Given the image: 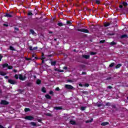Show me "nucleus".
<instances>
[{"label": "nucleus", "mask_w": 128, "mask_h": 128, "mask_svg": "<svg viewBox=\"0 0 128 128\" xmlns=\"http://www.w3.org/2000/svg\"><path fill=\"white\" fill-rule=\"evenodd\" d=\"M78 32H84L85 34H89L90 31L88 29H84V28H82V29H80L78 28L77 29Z\"/></svg>", "instance_id": "nucleus-1"}, {"label": "nucleus", "mask_w": 128, "mask_h": 128, "mask_svg": "<svg viewBox=\"0 0 128 128\" xmlns=\"http://www.w3.org/2000/svg\"><path fill=\"white\" fill-rule=\"evenodd\" d=\"M110 24V23H106L104 24V26L106 28V26H109Z\"/></svg>", "instance_id": "nucleus-36"}, {"label": "nucleus", "mask_w": 128, "mask_h": 128, "mask_svg": "<svg viewBox=\"0 0 128 128\" xmlns=\"http://www.w3.org/2000/svg\"><path fill=\"white\" fill-rule=\"evenodd\" d=\"M66 24H68L69 26H72V22L70 20H68V21H66Z\"/></svg>", "instance_id": "nucleus-22"}, {"label": "nucleus", "mask_w": 128, "mask_h": 128, "mask_svg": "<svg viewBox=\"0 0 128 128\" xmlns=\"http://www.w3.org/2000/svg\"><path fill=\"white\" fill-rule=\"evenodd\" d=\"M85 86H86L88 88V87L90 86V84H86Z\"/></svg>", "instance_id": "nucleus-53"}, {"label": "nucleus", "mask_w": 128, "mask_h": 128, "mask_svg": "<svg viewBox=\"0 0 128 128\" xmlns=\"http://www.w3.org/2000/svg\"><path fill=\"white\" fill-rule=\"evenodd\" d=\"M13 72H18V70H16V69H14V70H13Z\"/></svg>", "instance_id": "nucleus-60"}, {"label": "nucleus", "mask_w": 128, "mask_h": 128, "mask_svg": "<svg viewBox=\"0 0 128 128\" xmlns=\"http://www.w3.org/2000/svg\"><path fill=\"white\" fill-rule=\"evenodd\" d=\"M82 74H86V72H82Z\"/></svg>", "instance_id": "nucleus-58"}, {"label": "nucleus", "mask_w": 128, "mask_h": 128, "mask_svg": "<svg viewBox=\"0 0 128 128\" xmlns=\"http://www.w3.org/2000/svg\"><path fill=\"white\" fill-rule=\"evenodd\" d=\"M122 66V64H118L116 66V68H120Z\"/></svg>", "instance_id": "nucleus-26"}, {"label": "nucleus", "mask_w": 128, "mask_h": 128, "mask_svg": "<svg viewBox=\"0 0 128 128\" xmlns=\"http://www.w3.org/2000/svg\"><path fill=\"white\" fill-rule=\"evenodd\" d=\"M9 48L10 50H14V51H16V49H14V46H10L9 47Z\"/></svg>", "instance_id": "nucleus-21"}, {"label": "nucleus", "mask_w": 128, "mask_h": 128, "mask_svg": "<svg viewBox=\"0 0 128 128\" xmlns=\"http://www.w3.org/2000/svg\"><path fill=\"white\" fill-rule=\"evenodd\" d=\"M104 42H106V40H102L100 41V44H104Z\"/></svg>", "instance_id": "nucleus-44"}, {"label": "nucleus", "mask_w": 128, "mask_h": 128, "mask_svg": "<svg viewBox=\"0 0 128 128\" xmlns=\"http://www.w3.org/2000/svg\"><path fill=\"white\" fill-rule=\"evenodd\" d=\"M122 4V6H124V8H126V6H128V2H123Z\"/></svg>", "instance_id": "nucleus-16"}, {"label": "nucleus", "mask_w": 128, "mask_h": 128, "mask_svg": "<svg viewBox=\"0 0 128 128\" xmlns=\"http://www.w3.org/2000/svg\"><path fill=\"white\" fill-rule=\"evenodd\" d=\"M0 128H4V126L0 125Z\"/></svg>", "instance_id": "nucleus-64"}, {"label": "nucleus", "mask_w": 128, "mask_h": 128, "mask_svg": "<svg viewBox=\"0 0 128 128\" xmlns=\"http://www.w3.org/2000/svg\"><path fill=\"white\" fill-rule=\"evenodd\" d=\"M28 16H33L34 14H32V12H29L28 14Z\"/></svg>", "instance_id": "nucleus-34"}, {"label": "nucleus", "mask_w": 128, "mask_h": 128, "mask_svg": "<svg viewBox=\"0 0 128 128\" xmlns=\"http://www.w3.org/2000/svg\"><path fill=\"white\" fill-rule=\"evenodd\" d=\"M54 110H62V106H60V107L54 106Z\"/></svg>", "instance_id": "nucleus-12"}, {"label": "nucleus", "mask_w": 128, "mask_h": 128, "mask_svg": "<svg viewBox=\"0 0 128 128\" xmlns=\"http://www.w3.org/2000/svg\"><path fill=\"white\" fill-rule=\"evenodd\" d=\"M50 94H52V96H54V92L52 90H50L49 92Z\"/></svg>", "instance_id": "nucleus-41"}, {"label": "nucleus", "mask_w": 128, "mask_h": 128, "mask_svg": "<svg viewBox=\"0 0 128 128\" xmlns=\"http://www.w3.org/2000/svg\"><path fill=\"white\" fill-rule=\"evenodd\" d=\"M26 86H32V83H30V82H28V83H27V84H26Z\"/></svg>", "instance_id": "nucleus-35"}, {"label": "nucleus", "mask_w": 128, "mask_h": 128, "mask_svg": "<svg viewBox=\"0 0 128 128\" xmlns=\"http://www.w3.org/2000/svg\"><path fill=\"white\" fill-rule=\"evenodd\" d=\"M30 32L32 34H34V31L32 29L30 30Z\"/></svg>", "instance_id": "nucleus-33"}, {"label": "nucleus", "mask_w": 128, "mask_h": 128, "mask_svg": "<svg viewBox=\"0 0 128 128\" xmlns=\"http://www.w3.org/2000/svg\"><path fill=\"white\" fill-rule=\"evenodd\" d=\"M65 88H66L67 90H73L74 86H72L70 84H65L64 86Z\"/></svg>", "instance_id": "nucleus-3"}, {"label": "nucleus", "mask_w": 128, "mask_h": 128, "mask_svg": "<svg viewBox=\"0 0 128 128\" xmlns=\"http://www.w3.org/2000/svg\"><path fill=\"white\" fill-rule=\"evenodd\" d=\"M34 118V116H27L24 117L25 120H32Z\"/></svg>", "instance_id": "nucleus-2"}, {"label": "nucleus", "mask_w": 128, "mask_h": 128, "mask_svg": "<svg viewBox=\"0 0 128 128\" xmlns=\"http://www.w3.org/2000/svg\"><path fill=\"white\" fill-rule=\"evenodd\" d=\"M36 84H42V80L40 79H38L36 81Z\"/></svg>", "instance_id": "nucleus-14"}, {"label": "nucleus", "mask_w": 128, "mask_h": 128, "mask_svg": "<svg viewBox=\"0 0 128 128\" xmlns=\"http://www.w3.org/2000/svg\"><path fill=\"white\" fill-rule=\"evenodd\" d=\"M80 110H86V107H84V106H82V107H81Z\"/></svg>", "instance_id": "nucleus-38"}, {"label": "nucleus", "mask_w": 128, "mask_h": 128, "mask_svg": "<svg viewBox=\"0 0 128 128\" xmlns=\"http://www.w3.org/2000/svg\"><path fill=\"white\" fill-rule=\"evenodd\" d=\"M14 78L16 80H18V74H15Z\"/></svg>", "instance_id": "nucleus-39"}, {"label": "nucleus", "mask_w": 128, "mask_h": 128, "mask_svg": "<svg viewBox=\"0 0 128 128\" xmlns=\"http://www.w3.org/2000/svg\"><path fill=\"white\" fill-rule=\"evenodd\" d=\"M42 92L44 93L46 92V88L42 87Z\"/></svg>", "instance_id": "nucleus-19"}, {"label": "nucleus", "mask_w": 128, "mask_h": 128, "mask_svg": "<svg viewBox=\"0 0 128 128\" xmlns=\"http://www.w3.org/2000/svg\"><path fill=\"white\" fill-rule=\"evenodd\" d=\"M42 58H44V52H42Z\"/></svg>", "instance_id": "nucleus-56"}, {"label": "nucleus", "mask_w": 128, "mask_h": 128, "mask_svg": "<svg viewBox=\"0 0 128 128\" xmlns=\"http://www.w3.org/2000/svg\"><path fill=\"white\" fill-rule=\"evenodd\" d=\"M119 8H124V6L122 4H120L119 6Z\"/></svg>", "instance_id": "nucleus-48"}, {"label": "nucleus", "mask_w": 128, "mask_h": 128, "mask_svg": "<svg viewBox=\"0 0 128 128\" xmlns=\"http://www.w3.org/2000/svg\"><path fill=\"white\" fill-rule=\"evenodd\" d=\"M63 70H68V67H66V66H64V67L63 68Z\"/></svg>", "instance_id": "nucleus-55"}, {"label": "nucleus", "mask_w": 128, "mask_h": 128, "mask_svg": "<svg viewBox=\"0 0 128 128\" xmlns=\"http://www.w3.org/2000/svg\"><path fill=\"white\" fill-rule=\"evenodd\" d=\"M111 106L112 108H116V106L114 104L111 105Z\"/></svg>", "instance_id": "nucleus-42"}, {"label": "nucleus", "mask_w": 128, "mask_h": 128, "mask_svg": "<svg viewBox=\"0 0 128 128\" xmlns=\"http://www.w3.org/2000/svg\"><path fill=\"white\" fill-rule=\"evenodd\" d=\"M2 66L3 68H8V64L7 63H5V64H2Z\"/></svg>", "instance_id": "nucleus-10"}, {"label": "nucleus", "mask_w": 128, "mask_h": 128, "mask_svg": "<svg viewBox=\"0 0 128 128\" xmlns=\"http://www.w3.org/2000/svg\"><path fill=\"white\" fill-rule=\"evenodd\" d=\"M47 56L48 58H50L52 56H54V54H49V55H48Z\"/></svg>", "instance_id": "nucleus-45"}, {"label": "nucleus", "mask_w": 128, "mask_h": 128, "mask_svg": "<svg viewBox=\"0 0 128 128\" xmlns=\"http://www.w3.org/2000/svg\"><path fill=\"white\" fill-rule=\"evenodd\" d=\"M56 61L51 62V66H56Z\"/></svg>", "instance_id": "nucleus-17"}, {"label": "nucleus", "mask_w": 128, "mask_h": 128, "mask_svg": "<svg viewBox=\"0 0 128 128\" xmlns=\"http://www.w3.org/2000/svg\"><path fill=\"white\" fill-rule=\"evenodd\" d=\"M58 26H66V24H64L62 22H58Z\"/></svg>", "instance_id": "nucleus-20"}, {"label": "nucleus", "mask_w": 128, "mask_h": 128, "mask_svg": "<svg viewBox=\"0 0 128 128\" xmlns=\"http://www.w3.org/2000/svg\"><path fill=\"white\" fill-rule=\"evenodd\" d=\"M128 36V35L126 34H123L121 36V38H126Z\"/></svg>", "instance_id": "nucleus-30"}, {"label": "nucleus", "mask_w": 128, "mask_h": 128, "mask_svg": "<svg viewBox=\"0 0 128 128\" xmlns=\"http://www.w3.org/2000/svg\"><path fill=\"white\" fill-rule=\"evenodd\" d=\"M92 120H93V119L92 118V119L90 120H86V124H88V122H92Z\"/></svg>", "instance_id": "nucleus-32"}, {"label": "nucleus", "mask_w": 128, "mask_h": 128, "mask_svg": "<svg viewBox=\"0 0 128 128\" xmlns=\"http://www.w3.org/2000/svg\"><path fill=\"white\" fill-rule=\"evenodd\" d=\"M30 124H32V126H36V124L34 122H31Z\"/></svg>", "instance_id": "nucleus-23"}, {"label": "nucleus", "mask_w": 128, "mask_h": 128, "mask_svg": "<svg viewBox=\"0 0 128 128\" xmlns=\"http://www.w3.org/2000/svg\"><path fill=\"white\" fill-rule=\"evenodd\" d=\"M70 124H73V125L76 124V121H74V120H70Z\"/></svg>", "instance_id": "nucleus-13"}, {"label": "nucleus", "mask_w": 128, "mask_h": 128, "mask_svg": "<svg viewBox=\"0 0 128 128\" xmlns=\"http://www.w3.org/2000/svg\"><path fill=\"white\" fill-rule=\"evenodd\" d=\"M45 98H47L48 100H50L52 98V96L48 94H46L45 96Z\"/></svg>", "instance_id": "nucleus-11"}, {"label": "nucleus", "mask_w": 128, "mask_h": 128, "mask_svg": "<svg viewBox=\"0 0 128 128\" xmlns=\"http://www.w3.org/2000/svg\"><path fill=\"white\" fill-rule=\"evenodd\" d=\"M14 30H17V32H18V30H19L18 28L16 27H14Z\"/></svg>", "instance_id": "nucleus-46"}, {"label": "nucleus", "mask_w": 128, "mask_h": 128, "mask_svg": "<svg viewBox=\"0 0 128 128\" xmlns=\"http://www.w3.org/2000/svg\"><path fill=\"white\" fill-rule=\"evenodd\" d=\"M4 16H6V18H12V16L10 14L6 13Z\"/></svg>", "instance_id": "nucleus-8"}, {"label": "nucleus", "mask_w": 128, "mask_h": 128, "mask_svg": "<svg viewBox=\"0 0 128 128\" xmlns=\"http://www.w3.org/2000/svg\"><path fill=\"white\" fill-rule=\"evenodd\" d=\"M19 92H24L23 90L20 89Z\"/></svg>", "instance_id": "nucleus-62"}, {"label": "nucleus", "mask_w": 128, "mask_h": 128, "mask_svg": "<svg viewBox=\"0 0 128 128\" xmlns=\"http://www.w3.org/2000/svg\"><path fill=\"white\" fill-rule=\"evenodd\" d=\"M26 78V76H23L22 75L20 74H19V80H24Z\"/></svg>", "instance_id": "nucleus-5"}, {"label": "nucleus", "mask_w": 128, "mask_h": 128, "mask_svg": "<svg viewBox=\"0 0 128 128\" xmlns=\"http://www.w3.org/2000/svg\"><path fill=\"white\" fill-rule=\"evenodd\" d=\"M90 54H91V56H95V54H96V52H90Z\"/></svg>", "instance_id": "nucleus-29"}, {"label": "nucleus", "mask_w": 128, "mask_h": 128, "mask_svg": "<svg viewBox=\"0 0 128 128\" xmlns=\"http://www.w3.org/2000/svg\"><path fill=\"white\" fill-rule=\"evenodd\" d=\"M46 58H40V60H42V64H44V60H45Z\"/></svg>", "instance_id": "nucleus-25"}, {"label": "nucleus", "mask_w": 128, "mask_h": 128, "mask_svg": "<svg viewBox=\"0 0 128 128\" xmlns=\"http://www.w3.org/2000/svg\"><path fill=\"white\" fill-rule=\"evenodd\" d=\"M106 106H110V103L107 102L106 103Z\"/></svg>", "instance_id": "nucleus-43"}, {"label": "nucleus", "mask_w": 128, "mask_h": 128, "mask_svg": "<svg viewBox=\"0 0 128 128\" xmlns=\"http://www.w3.org/2000/svg\"><path fill=\"white\" fill-rule=\"evenodd\" d=\"M3 58H4V56L0 55V62H2V59Z\"/></svg>", "instance_id": "nucleus-47"}, {"label": "nucleus", "mask_w": 128, "mask_h": 128, "mask_svg": "<svg viewBox=\"0 0 128 128\" xmlns=\"http://www.w3.org/2000/svg\"><path fill=\"white\" fill-rule=\"evenodd\" d=\"M4 26L8 27V24H4Z\"/></svg>", "instance_id": "nucleus-57"}, {"label": "nucleus", "mask_w": 128, "mask_h": 128, "mask_svg": "<svg viewBox=\"0 0 128 128\" xmlns=\"http://www.w3.org/2000/svg\"><path fill=\"white\" fill-rule=\"evenodd\" d=\"M29 50H38V46L34 47L32 48V46H29Z\"/></svg>", "instance_id": "nucleus-7"}, {"label": "nucleus", "mask_w": 128, "mask_h": 128, "mask_svg": "<svg viewBox=\"0 0 128 128\" xmlns=\"http://www.w3.org/2000/svg\"><path fill=\"white\" fill-rule=\"evenodd\" d=\"M46 115L47 116H52V114H50V113H47V114H46Z\"/></svg>", "instance_id": "nucleus-40"}, {"label": "nucleus", "mask_w": 128, "mask_h": 128, "mask_svg": "<svg viewBox=\"0 0 128 128\" xmlns=\"http://www.w3.org/2000/svg\"><path fill=\"white\" fill-rule=\"evenodd\" d=\"M56 90L57 92H58V90H60V88L58 87L56 88Z\"/></svg>", "instance_id": "nucleus-51"}, {"label": "nucleus", "mask_w": 128, "mask_h": 128, "mask_svg": "<svg viewBox=\"0 0 128 128\" xmlns=\"http://www.w3.org/2000/svg\"><path fill=\"white\" fill-rule=\"evenodd\" d=\"M96 4H100V2L98 0H96Z\"/></svg>", "instance_id": "nucleus-37"}, {"label": "nucleus", "mask_w": 128, "mask_h": 128, "mask_svg": "<svg viewBox=\"0 0 128 128\" xmlns=\"http://www.w3.org/2000/svg\"><path fill=\"white\" fill-rule=\"evenodd\" d=\"M114 66V63L112 62L110 64L109 66H110V68H112V66Z\"/></svg>", "instance_id": "nucleus-31"}, {"label": "nucleus", "mask_w": 128, "mask_h": 128, "mask_svg": "<svg viewBox=\"0 0 128 128\" xmlns=\"http://www.w3.org/2000/svg\"><path fill=\"white\" fill-rule=\"evenodd\" d=\"M110 44H111V46H114V45L116 44V42H112L110 43Z\"/></svg>", "instance_id": "nucleus-28"}, {"label": "nucleus", "mask_w": 128, "mask_h": 128, "mask_svg": "<svg viewBox=\"0 0 128 128\" xmlns=\"http://www.w3.org/2000/svg\"><path fill=\"white\" fill-rule=\"evenodd\" d=\"M1 104H4V106H6L8 104L9 102L6 100H2L0 102Z\"/></svg>", "instance_id": "nucleus-4"}, {"label": "nucleus", "mask_w": 128, "mask_h": 128, "mask_svg": "<svg viewBox=\"0 0 128 128\" xmlns=\"http://www.w3.org/2000/svg\"><path fill=\"white\" fill-rule=\"evenodd\" d=\"M4 78H6V80H8V76H4Z\"/></svg>", "instance_id": "nucleus-61"}, {"label": "nucleus", "mask_w": 128, "mask_h": 128, "mask_svg": "<svg viewBox=\"0 0 128 128\" xmlns=\"http://www.w3.org/2000/svg\"><path fill=\"white\" fill-rule=\"evenodd\" d=\"M30 109L29 108H24V112H30Z\"/></svg>", "instance_id": "nucleus-27"}, {"label": "nucleus", "mask_w": 128, "mask_h": 128, "mask_svg": "<svg viewBox=\"0 0 128 128\" xmlns=\"http://www.w3.org/2000/svg\"><path fill=\"white\" fill-rule=\"evenodd\" d=\"M82 58H86V60H88L90 58V55H82Z\"/></svg>", "instance_id": "nucleus-9"}, {"label": "nucleus", "mask_w": 128, "mask_h": 128, "mask_svg": "<svg viewBox=\"0 0 128 128\" xmlns=\"http://www.w3.org/2000/svg\"><path fill=\"white\" fill-rule=\"evenodd\" d=\"M108 88H109L110 90H111V88H112V86H108Z\"/></svg>", "instance_id": "nucleus-50"}, {"label": "nucleus", "mask_w": 128, "mask_h": 128, "mask_svg": "<svg viewBox=\"0 0 128 128\" xmlns=\"http://www.w3.org/2000/svg\"><path fill=\"white\" fill-rule=\"evenodd\" d=\"M6 73L4 72H0V76H6Z\"/></svg>", "instance_id": "nucleus-18"}, {"label": "nucleus", "mask_w": 128, "mask_h": 128, "mask_svg": "<svg viewBox=\"0 0 128 128\" xmlns=\"http://www.w3.org/2000/svg\"><path fill=\"white\" fill-rule=\"evenodd\" d=\"M79 86H82V84H79Z\"/></svg>", "instance_id": "nucleus-63"}, {"label": "nucleus", "mask_w": 128, "mask_h": 128, "mask_svg": "<svg viewBox=\"0 0 128 128\" xmlns=\"http://www.w3.org/2000/svg\"><path fill=\"white\" fill-rule=\"evenodd\" d=\"M96 106H97L98 108H100V106H102V104H96Z\"/></svg>", "instance_id": "nucleus-49"}, {"label": "nucleus", "mask_w": 128, "mask_h": 128, "mask_svg": "<svg viewBox=\"0 0 128 128\" xmlns=\"http://www.w3.org/2000/svg\"><path fill=\"white\" fill-rule=\"evenodd\" d=\"M38 122H41L42 123V120L38 119Z\"/></svg>", "instance_id": "nucleus-59"}, {"label": "nucleus", "mask_w": 128, "mask_h": 128, "mask_svg": "<svg viewBox=\"0 0 128 128\" xmlns=\"http://www.w3.org/2000/svg\"><path fill=\"white\" fill-rule=\"evenodd\" d=\"M68 82H72V80H67Z\"/></svg>", "instance_id": "nucleus-54"}, {"label": "nucleus", "mask_w": 128, "mask_h": 128, "mask_svg": "<svg viewBox=\"0 0 128 128\" xmlns=\"http://www.w3.org/2000/svg\"><path fill=\"white\" fill-rule=\"evenodd\" d=\"M112 80V77H109L106 79V80Z\"/></svg>", "instance_id": "nucleus-52"}, {"label": "nucleus", "mask_w": 128, "mask_h": 128, "mask_svg": "<svg viewBox=\"0 0 128 128\" xmlns=\"http://www.w3.org/2000/svg\"><path fill=\"white\" fill-rule=\"evenodd\" d=\"M7 68L8 70H12V68H14V67L12 66H8V64Z\"/></svg>", "instance_id": "nucleus-24"}, {"label": "nucleus", "mask_w": 128, "mask_h": 128, "mask_svg": "<svg viewBox=\"0 0 128 128\" xmlns=\"http://www.w3.org/2000/svg\"><path fill=\"white\" fill-rule=\"evenodd\" d=\"M108 122H102L101 124V126H108Z\"/></svg>", "instance_id": "nucleus-15"}, {"label": "nucleus", "mask_w": 128, "mask_h": 128, "mask_svg": "<svg viewBox=\"0 0 128 128\" xmlns=\"http://www.w3.org/2000/svg\"><path fill=\"white\" fill-rule=\"evenodd\" d=\"M8 82H9V84H16V81H14V80H12L11 79H9L8 80Z\"/></svg>", "instance_id": "nucleus-6"}]
</instances>
